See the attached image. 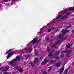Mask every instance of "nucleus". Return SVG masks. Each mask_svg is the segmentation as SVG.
<instances>
[{
  "mask_svg": "<svg viewBox=\"0 0 74 74\" xmlns=\"http://www.w3.org/2000/svg\"><path fill=\"white\" fill-rule=\"evenodd\" d=\"M20 60V57L19 56H17L16 57V59H14L12 61H10L9 63V64H10V65L14 67V63H16L17 61H18V60Z\"/></svg>",
  "mask_w": 74,
  "mask_h": 74,
  "instance_id": "obj_1",
  "label": "nucleus"
},
{
  "mask_svg": "<svg viewBox=\"0 0 74 74\" xmlns=\"http://www.w3.org/2000/svg\"><path fill=\"white\" fill-rule=\"evenodd\" d=\"M37 60H38V59L37 58H36L34 59V63L33 64L32 63V62H30V64L32 67H33L34 65L37 62Z\"/></svg>",
  "mask_w": 74,
  "mask_h": 74,
  "instance_id": "obj_2",
  "label": "nucleus"
},
{
  "mask_svg": "<svg viewBox=\"0 0 74 74\" xmlns=\"http://www.w3.org/2000/svg\"><path fill=\"white\" fill-rule=\"evenodd\" d=\"M48 60H47V59H45L44 61H43L42 63H41V64H42V65H44V64H45V63H47V62H48Z\"/></svg>",
  "mask_w": 74,
  "mask_h": 74,
  "instance_id": "obj_3",
  "label": "nucleus"
},
{
  "mask_svg": "<svg viewBox=\"0 0 74 74\" xmlns=\"http://www.w3.org/2000/svg\"><path fill=\"white\" fill-rule=\"evenodd\" d=\"M69 32V30H66L65 29H64L62 31V34L64 35V34H65V33H66Z\"/></svg>",
  "mask_w": 74,
  "mask_h": 74,
  "instance_id": "obj_4",
  "label": "nucleus"
},
{
  "mask_svg": "<svg viewBox=\"0 0 74 74\" xmlns=\"http://www.w3.org/2000/svg\"><path fill=\"white\" fill-rule=\"evenodd\" d=\"M61 64L62 63L60 62L56 63L55 64V66H56L57 67H59L60 66V65H61Z\"/></svg>",
  "mask_w": 74,
  "mask_h": 74,
  "instance_id": "obj_5",
  "label": "nucleus"
},
{
  "mask_svg": "<svg viewBox=\"0 0 74 74\" xmlns=\"http://www.w3.org/2000/svg\"><path fill=\"white\" fill-rule=\"evenodd\" d=\"M14 55V53H9L7 57V59H8L10 56H12V55Z\"/></svg>",
  "mask_w": 74,
  "mask_h": 74,
  "instance_id": "obj_6",
  "label": "nucleus"
},
{
  "mask_svg": "<svg viewBox=\"0 0 74 74\" xmlns=\"http://www.w3.org/2000/svg\"><path fill=\"white\" fill-rule=\"evenodd\" d=\"M33 43L34 44H35V43H36L37 42V40H36V38H35V39H34L32 41H31V43Z\"/></svg>",
  "mask_w": 74,
  "mask_h": 74,
  "instance_id": "obj_7",
  "label": "nucleus"
},
{
  "mask_svg": "<svg viewBox=\"0 0 74 74\" xmlns=\"http://www.w3.org/2000/svg\"><path fill=\"white\" fill-rule=\"evenodd\" d=\"M48 57H51L52 58H54V57H53V55H52V53H49V54L48 55Z\"/></svg>",
  "mask_w": 74,
  "mask_h": 74,
  "instance_id": "obj_8",
  "label": "nucleus"
},
{
  "mask_svg": "<svg viewBox=\"0 0 74 74\" xmlns=\"http://www.w3.org/2000/svg\"><path fill=\"white\" fill-rule=\"evenodd\" d=\"M72 45H73L72 44H68V45H66V47H67V48H70V47H72Z\"/></svg>",
  "mask_w": 74,
  "mask_h": 74,
  "instance_id": "obj_9",
  "label": "nucleus"
},
{
  "mask_svg": "<svg viewBox=\"0 0 74 74\" xmlns=\"http://www.w3.org/2000/svg\"><path fill=\"white\" fill-rule=\"evenodd\" d=\"M64 70V67L63 66L62 67V68L61 69L60 71V74H62V73L63 72V71Z\"/></svg>",
  "mask_w": 74,
  "mask_h": 74,
  "instance_id": "obj_10",
  "label": "nucleus"
},
{
  "mask_svg": "<svg viewBox=\"0 0 74 74\" xmlns=\"http://www.w3.org/2000/svg\"><path fill=\"white\" fill-rule=\"evenodd\" d=\"M68 10H69L70 11H74V7H72L71 8H69Z\"/></svg>",
  "mask_w": 74,
  "mask_h": 74,
  "instance_id": "obj_11",
  "label": "nucleus"
},
{
  "mask_svg": "<svg viewBox=\"0 0 74 74\" xmlns=\"http://www.w3.org/2000/svg\"><path fill=\"white\" fill-rule=\"evenodd\" d=\"M67 15H66L64 16H63L62 17V19H66L67 18Z\"/></svg>",
  "mask_w": 74,
  "mask_h": 74,
  "instance_id": "obj_12",
  "label": "nucleus"
},
{
  "mask_svg": "<svg viewBox=\"0 0 74 74\" xmlns=\"http://www.w3.org/2000/svg\"><path fill=\"white\" fill-rule=\"evenodd\" d=\"M46 51L49 53L51 52V49H50V48L49 47H47V49H46Z\"/></svg>",
  "mask_w": 74,
  "mask_h": 74,
  "instance_id": "obj_13",
  "label": "nucleus"
},
{
  "mask_svg": "<svg viewBox=\"0 0 74 74\" xmlns=\"http://www.w3.org/2000/svg\"><path fill=\"white\" fill-rule=\"evenodd\" d=\"M59 51H57L56 53H54V55H58L59 54Z\"/></svg>",
  "mask_w": 74,
  "mask_h": 74,
  "instance_id": "obj_14",
  "label": "nucleus"
},
{
  "mask_svg": "<svg viewBox=\"0 0 74 74\" xmlns=\"http://www.w3.org/2000/svg\"><path fill=\"white\" fill-rule=\"evenodd\" d=\"M17 70H18L20 72L23 71V70H22L21 68H18V69H17Z\"/></svg>",
  "mask_w": 74,
  "mask_h": 74,
  "instance_id": "obj_15",
  "label": "nucleus"
},
{
  "mask_svg": "<svg viewBox=\"0 0 74 74\" xmlns=\"http://www.w3.org/2000/svg\"><path fill=\"white\" fill-rule=\"evenodd\" d=\"M7 70H8V68H5L3 69V71H5Z\"/></svg>",
  "mask_w": 74,
  "mask_h": 74,
  "instance_id": "obj_16",
  "label": "nucleus"
},
{
  "mask_svg": "<svg viewBox=\"0 0 74 74\" xmlns=\"http://www.w3.org/2000/svg\"><path fill=\"white\" fill-rule=\"evenodd\" d=\"M63 35H60V36H59V38H63Z\"/></svg>",
  "mask_w": 74,
  "mask_h": 74,
  "instance_id": "obj_17",
  "label": "nucleus"
},
{
  "mask_svg": "<svg viewBox=\"0 0 74 74\" xmlns=\"http://www.w3.org/2000/svg\"><path fill=\"white\" fill-rule=\"evenodd\" d=\"M50 61L51 63H53L55 62V60H51Z\"/></svg>",
  "mask_w": 74,
  "mask_h": 74,
  "instance_id": "obj_18",
  "label": "nucleus"
},
{
  "mask_svg": "<svg viewBox=\"0 0 74 74\" xmlns=\"http://www.w3.org/2000/svg\"><path fill=\"white\" fill-rule=\"evenodd\" d=\"M62 16V15H60V16H58V17H57L56 18V19H59V18H60L61 16Z\"/></svg>",
  "mask_w": 74,
  "mask_h": 74,
  "instance_id": "obj_19",
  "label": "nucleus"
},
{
  "mask_svg": "<svg viewBox=\"0 0 74 74\" xmlns=\"http://www.w3.org/2000/svg\"><path fill=\"white\" fill-rule=\"evenodd\" d=\"M45 40L47 41H48V40H49V37H48V36L46 37L45 38Z\"/></svg>",
  "mask_w": 74,
  "mask_h": 74,
  "instance_id": "obj_20",
  "label": "nucleus"
},
{
  "mask_svg": "<svg viewBox=\"0 0 74 74\" xmlns=\"http://www.w3.org/2000/svg\"><path fill=\"white\" fill-rule=\"evenodd\" d=\"M60 42V40H58L57 41V42H56L55 44H56V45H57L58 44V43H59V42Z\"/></svg>",
  "mask_w": 74,
  "mask_h": 74,
  "instance_id": "obj_21",
  "label": "nucleus"
},
{
  "mask_svg": "<svg viewBox=\"0 0 74 74\" xmlns=\"http://www.w3.org/2000/svg\"><path fill=\"white\" fill-rule=\"evenodd\" d=\"M35 53L36 56H38V52H36Z\"/></svg>",
  "mask_w": 74,
  "mask_h": 74,
  "instance_id": "obj_22",
  "label": "nucleus"
},
{
  "mask_svg": "<svg viewBox=\"0 0 74 74\" xmlns=\"http://www.w3.org/2000/svg\"><path fill=\"white\" fill-rule=\"evenodd\" d=\"M67 71H68V70L67 69L64 71V74H67Z\"/></svg>",
  "mask_w": 74,
  "mask_h": 74,
  "instance_id": "obj_23",
  "label": "nucleus"
},
{
  "mask_svg": "<svg viewBox=\"0 0 74 74\" xmlns=\"http://www.w3.org/2000/svg\"><path fill=\"white\" fill-rule=\"evenodd\" d=\"M51 69H52V67H51L50 69H49L48 70V72H50V71H51Z\"/></svg>",
  "mask_w": 74,
  "mask_h": 74,
  "instance_id": "obj_24",
  "label": "nucleus"
},
{
  "mask_svg": "<svg viewBox=\"0 0 74 74\" xmlns=\"http://www.w3.org/2000/svg\"><path fill=\"white\" fill-rule=\"evenodd\" d=\"M51 31V28H49L48 30V32H50Z\"/></svg>",
  "mask_w": 74,
  "mask_h": 74,
  "instance_id": "obj_25",
  "label": "nucleus"
},
{
  "mask_svg": "<svg viewBox=\"0 0 74 74\" xmlns=\"http://www.w3.org/2000/svg\"><path fill=\"white\" fill-rule=\"evenodd\" d=\"M71 27V26H68L66 27V29H70Z\"/></svg>",
  "mask_w": 74,
  "mask_h": 74,
  "instance_id": "obj_26",
  "label": "nucleus"
},
{
  "mask_svg": "<svg viewBox=\"0 0 74 74\" xmlns=\"http://www.w3.org/2000/svg\"><path fill=\"white\" fill-rule=\"evenodd\" d=\"M9 0H3V2H7V1H8Z\"/></svg>",
  "mask_w": 74,
  "mask_h": 74,
  "instance_id": "obj_27",
  "label": "nucleus"
},
{
  "mask_svg": "<svg viewBox=\"0 0 74 74\" xmlns=\"http://www.w3.org/2000/svg\"><path fill=\"white\" fill-rule=\"evenodd\" d=\"M64 56V55L63 54H61L60 55V57H61V58H62Z\"/></svg>",
  "mask_w": 74,
  "mask_h": 74,
  "instance_id": "obj_28",
  "label": "nucleus"
},
{
  "mask_svg": "<svg viewBox=\"0 0 74 74\" xmlns=\"http://www.w3.org/2000/svg\"><path fill=\"white\" fill-rule=\"evenodd\" d=\"M68 51H64V53H67V52H68Z\"/></svg>",
  "mask_w": 74,
  "mask_h": 74,
  "instance_id": "obj_29",
  "label": "nucleus"
},
{
  "mask_svg": "<svg viewBox=\"0 0 74 74\" xmlns=\"http://www.w3.org/2000/svg\"><path fill=\"white\" fill-rule=\"evenodd\" d=\"M43 74H47V73L45 71H44V72H43Z\"/></svg>",
  "mask_w": 74,
  "mask_h": 74,
  "instance_id": "obj_30",
  "label": "nucleus"
},
{
  "mask_svg": "<svg viewBox=\"0 0 74 74\" xmlns=\"http://www.w3.org/2000/svg\"><path fill=\"white\" fill-rule=\"evenodd\" d=\"M56 45H55L54 44H53V45H52V47H55Z\"/></svg>",
  "mask_w": 74,
  "mask_h": 74,
  "instance_id": "obj_31",
  "label": "nucleus"
},
{
  "mask_svg": "<svg viewBox=\"0 0 74 74\" xmlns=\"http://www.w3.org/2000/svg\"><path fill=\"white\" fill-rule=\"evenodd\" d=\"M3 74H9L8 72H5L3 73Z\"/></svg>",
  "mask_w": 74,
  "mask_h": 74,
  "instance_id": "obj_32",
  "label": "nucleus"
},
{
  "mask_svg": "<svg viewBox=\"0 0 74 74\" xmlns=\"http://www.w3.org/2000/svg\"><path fill=\"white\" fill-rule=\"evenodd\" d=\"M66 11H64V12H62V14H64L66 13Z\"/></svg>",
  "mask_w": 74,
  "mask_h": 74,
  "instance_id": "obj_33",
  "label": "nucleus"
},
{
  "mask_svg": "<svg viewBox=\"0 0 74 74\" xmlns=\"http://www.w3.org/2000/svg\"><path fill=\"white\" fill-rule=\"evenodd\" d=\"M71 14V13H70V12H68L67 13V15H69V14Z\"/></svg>",
  "mask_w": 74,
  "mask_h": 74,
  "instance_id": "obj_34",
  "label": "nucleus"
},
{
  "mask_svg": "<svg viewBox=\"0 0 74 74\" xmlns=\"http://www.w3.org/2000/svg\"><path fill=\"white\" fill-rule=\"evenodd\" d=\"M62 38H64V39H66V38H67L66 37H63Z\"/></svg>",
  "mask_w": 74,
  "mask_h": 74,
  "instance_id": "obj_35",
  "label": "nucleus"
},
{
  "mask_svg": "<svg viewBox=\"0 0 74 74\" xmlns=\"http://www.w3.org/2000/svg\"><path fill=\"white\" fill-rule=\"evenodd\" d=\"M72 33H74V30H73L72 31Z\"/></svg>",
  "mask_w": 74,
  "mask_h": 74,
  "instance_id": "obj_36",
  "label": "nucleus"
},
{
  "mask_svg": "<svg viewBox=\"0 0 74 74\" xmlns=\"http://www.w3.org/2000/svg\"><path fill=\"white\" fill-rule=\"evenodd\" d=\"M56 59H59V57L56 56Z\"/></svg>",
  "mask_w": 74,
  "mask_h": 74,
  "instance_id": "obj_37",
  "label": "nucleus"
},
{
  "mask_svg": "<svg viewBox=\"0 0 74 74\" xmlns=\"http://www.w3.org/2000/svg\"><path fill=\"white\" fill-rule=\"evenodd\" d=\"M32 49H31V48H30L29 49V51H32Z\"/></svg>",
  "mask_w": 74,
  "mask_h": 74,
  "instance_id": "obj_38",
  "label": "nucleus"
},
{
  "mask_svg": "<svg viewBox=\"0 0 74 74\" xmlns=\"http://www.w3.org/2000/svg\"><path fill=\"white\" fill-rule=\"evenodd\" d=\"M30 45V43H29V44H28L27 46H29V45Z\"/></svg>",
  "mask_w": 74,
  "mask_h": 74,
  "instance_id": "obj_39",
  "label": "nucleus"
},
{
  "mask_svg": "<svg viewBox=\"0 0 74 74\" xmlns=\"http://www.w3.org/2000/svg\"><path fill=\"white\" fill-rule=\"evenodd\" d=\"M11 51V49H10L9 50V52H10V51Z\"/></svg>",
  "mask_w": 74,
  "mask_h": 74,
  "instance_id": "obj_40",
  "label": "nucleus"
},
{
  "mask_svg": "<svg viewBox=\"0 0 74 74\" xmlns=\"http://www.w3.org/2000/svg\"><path fill=\"white\" fill-rule=\"evenodd\" d=\"M27 58H29V56L28 55H27Z\"/></svg>",
  "mask_w": 74,
  "mask_h": 74,
  "instance_id": "obj_41",
  "label": "nucleus"
},
{
  "mask_svg": "<svg viewBox=\"0 0 74 74\" xmlns=\"http://www.w3.org/2000/svg\"><path fill=\"white\" fill-rule=\"evenodd\" d=\"M8 4H6V6H7V5H8Z\"/></svg>",
  "mask_w": 74,
  "mask_h": 74,
  "instance_id": "obj_42",
  "label": "nucleus"
},
{
  "mask_svg": "<svg viewBox=\"0 0 74 74\" xmlns=\"http://www.w3.org/2000/svg\"><path fill=\"white\" fill-rule=\"evenodd\" d=\"M9 52H10V51H7L6 52H7V53H8Z\"/></svg>",
  "mask_w": 74,
  "mask_h": 74,
  "instance_id": "obj_43",
  "label": "nucleus"
},
{
  "mask_svg": "<svg viewBox=\"0 0 74 74\" xmlns=\"http://www.w3.org/2000/svg\"><path fill=\"white\" fill-rule=\"evenodd\" d=\"M52 29H54V28L53 27H51Z\"/></svg>",
  "mask_w": 74,
  "mask_h": 74,
  "instance_id": "obj_44",
  "label": "nucleus"
},
{
  "mask_svg": "<svg viewBox=\"0 0 74 74\" xmlns=\"http://www.w3.org/2000/svg\"><path fill=\"white\" fill-rule=\"evenodd\" d=\"M70 23V22H69L68 24Z\"/></svg>",
  "mask_w": 74,
  "mask_h": 74,
  "instance_id": "obj_45",
  "label": "nucleus"
},
{
  "mask_svg": "<svg viewBox=\"0 0 74 74\" xmlns=\"http://www.w3.org/2000/svg\"><path fill=\"white\" fill-rule=\"evenodd\" d=\"M34 51H35V52H36V50H35Z\"/></svg>",
  "mask_w": 74,
  "mask_h": 74,
  "instance_id": "obj_46",
  "label": "nucleus"
},
{
  "mask_svg": "<svg viewBox=\"0 0 74 74\" xmlns=\"http://www.w3.org/2000/svg\"><path fill=\"white\" fill-rule=\"evenodd\" d=\"M13 1H16L15 0H13Z\"/></svg>",
  "mask_w": 74,
  "mask_h": 74,
  "instance_id": "obj_47",
  "label": "nucleus"
},
{
  "mask_svg": "<svg viewBox=\"0 0 74 74\" xmlns=\"http://www.w3.org/2000/svg\"><path fill=\"white\" fill-rule=\"evenodd\" d=\"M40 33V32H38V33Z\"/></svg>",
  "mask_w": 74,
  "mask_h": 74,
  "instance_id": "obj_48",
  "label": "nucleus"
},
{
  "mask_svg": "<svg viewBox=\"0 0 74 74\" xmlns=\"http://www.w3.org/2000/svg\"><path fill=\"white\" fill-rule=\"evenodd\" d=\"M51 44H52V42H51Z\"/></svg>",
  "mask_w": 74,
  "mask_h": 74,
  "instance_id": "obj_49",
  "label": "nucleus"
},
{
  "mask_svg": "<svg viewBox=\"0 0 74 74\" xmlns=\"http://www.w3.org/2000/svg\"><path fill=\"white\" fill-rule=\"evenodd\" d=\"M1 7V6H0V7Z\"/></svg>",
  "mask_w": 74,
  "mask_h": 74,
  "instance_id": "obj_50",
  "label": "nucleus"
},
{
  "mask_svg": "<svg viewBox=\"0 0 74 74\" xmlns=\"http://www.w3.org/2000/svg\"><path fill=\"white\" fill-rule=\"evenodd\" d=\"M1 7V6H0V7Z\"/></svg>",
  "mask_w": 74,
  "mask_h": 74,
  "instance_id": "obj_51",
  "label": "nucleus"
},
{
  "mask_svg": "<svg viewBox=\"0 0 74 74\" xmlns=\"http://www.w3.org/2000/svg\"><path fill=\"white\" fill-rule=\"evenodd\" d=\"M0 66H1V65H0Z\"/></svg>",
  "mask_w": 74,
  "mask_h": 74,
  "instance_id": "obj_52",
  "label": "nucleus"
}]
</instances>
